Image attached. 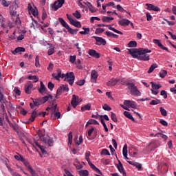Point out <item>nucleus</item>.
<instances>
[{
	"mask_svg": "<svg viewBox=\"0 0 176 176\" xmlns=\"http://www.w3.org/2000/svg\"><path fill=\"white\" fill-rule=\"evenodd\" d=\"M38 137L43 144H47L49 146H53V138H50L49 135L38 133Z\"/></svg>",
	"mask_w": 176,
	"mask_h": 176,
	"instance_id": "2",
	"label": "nucleus"
},
{
	"mask_svg": "<svg viewBox=\"0 0 176 176\" xmlns=\"http://www.w3.org/2000/svg\"><path fill=\"white\" fill-rule=\"evenodd\" d=\"M157 67H158L157 64H156V63L153 64L150 67L149 69L148 70V74H152V72L155 71V69L157 68Z\"/></svg>",
	"mask_w": 176,
	"mask_h": 176,
	"instance_id": "39",
	"label": "nucleus"
},
{
	"mask_svg": "<svg viewBox=\"0 0 176 176\" xmlns=\"http://www.w3.org/2000/svg\"><path fill=\"white\" fill-rule=\"evenodd\" d=\"M61 87L63 91H69V88L68 87V85H63Z\"/></svg>",
	"mask_w": 176,
	"mask_h": 176,
	"instance_id": "62",
	"label": "nucleus"
},
{
	"mask_svg": "<svg viewBox=\"0 0 176 176\" xmlns=\"http://www.w3.org/2000/svg\"><path fill=\"white\" fill-rule=\"evenodd\" d=\"M70 77L67 79L66 82H68V83L70 85V86H72L74 85V82L75 80V74L74 72H70Z\"/></svg>",
	"mask_w": 176,
	"mask_h": 176,
	"instance_id": "17",
	"label": "nucleus"
},
{
	"mask_svg": "<svg viewBox=\"0 0 176 176\" xmlns=\"http://www.w3.org/2000/svg\"><path fill=\"white\" fill-rule=\"evenodd\" d=\"M74 141H75L76 145H80V144H82V142H83V137H82V135H80L79 137V140H78V137H76L74 139Z\"/></svg>",
	"mask_w": 176,
	"mask_h": 176,
	"instance_id": "41",
	"label": "nucleus"
},
{
	"mask_svg": "<svg viewBox=\"0 0 176 176\" xmlns=\"http://www.w3.org/2000/svg\"><path fill=\"white\" fill-rule=\"evenodd\" d=\"M147 10H153L154 12H160V8L157 6H155L153 4L146 3Z\"/></svg>",
	"mask_w": 176,
	"mask_h": 176,
	"instance_id": "11",
	"label": "nucleus"
},
{
	"mask_svg": "<svg viewBox=\"0 0 176 176\" xmlns=\"http://www.w3.org/2000/svg\"><path fill=\"white\" fill-rule=\"evenodd\" d=\"M47 87L50 90V91H53V89H54V84H53V82H52V81H50L48 82Z\"/></svg>",
	"mask_w": 176,
	"mask_h": 176,
	"instance_id": "53",
	"label": "nucleus"
},
{
	"mask_svg": "<svg viewBox=\"0 0 176 176\" xmlns=\"http://www.w3.org/2000/svg\"><path fill=\"white\" fill-rule=\"evenodd\" d=\"M82 30H84V31L80 32V34L81 35H86V34H89V32H90V28H82Z\"/></svg>",
	"mask_w": 176,
	"mask_h": 176,
	"instance_id": "42",
	"label": "nucleus"
},
{
	"mask_svg": "<svg viewBox=\"0 0 176 176\" xmlns=\"http://www.w3.org/2000/svg\"><path fill=\"white\" fill-rule=\"evenodd\" d=\"M124 115L128 119H130V120H132V122H135V119H134V117L131 115V113L129 111H124Z\"/></svg>",
	"mask_w": 176,
	"mask_h": 176,
	"instance_id": "25",
	"label": "nucleus"
},
{
	"mask_svg": "<svg viewBox=\"0 0 176 176\" xmlns=\"http://www.w3.org/2000/svg\"><path fill=\"white\" fill-rule=\"evenodd\" d=\"M113 20V17H109V16H103L102 18V21L103 23H110L111 21Z\"/></svg>",
	"mask_w": 176,
	"mask_h": 176,
	"instance_id": "34",
	"label": "nucleus"
},
{
	"mask_svg": "<svg viewBox=\"0 0 176 176\" xmlns=\"http://www.w3.org/2000/svg\"><path fill=\"white\" fill-rule=\"evenodd\" d=\"M160 111L162 116H167V111L166 109H164V108L160 107Z\"/></svg>",
	"mask_w": 176,
	"mask_h": 176,
	"instance_id": "52",
	"label": "nucleus"
},
{
	"mask_svg": "<svg viewBox=\"0 0 176 176\" xmlns=\"http://www.w3.org/2000/svg\"><path fill=\"white\" fill-rule=\"evenodd\" d=\"M160 78H165L166 75H167V70H162L159 73Z\"/></svg>",
	"mask_w": 176,
	"mask_h": 176,
	"instance_id": "57",
	"label": "nucleus"
},
{
	"mask_svg": "<svg viewBox=\"0 0 176 176\" xmlns=\"http://www.w3.org/2000/svg\"><path fill=\"white\" fill-rule=\"evenodd\" d=\"M35 118H36V109H34L31 115L30 118H29V120L30 122H34V120H35Z\"/></svg>",
	"mask_w": 176,
	"mask_h": 176,
	"instance_id": "38",
	"label": "nucleus"
},
{
	"mask_svg": "<svg viewBox=\"0 0 176 176\" xmlns=\"http://www.w3.org/2000/svg\"><path fill=\"white\" fill-rule=\"evenodd\" d=\"M14 25H21V21L20 20V17L16 16L14 21Z\"/></svg>",
	"mask_w": 176,
	"mask_h": 176,
	"instance_id": "54",
	"label": "nucleus"
},
{
	"mask_svg": "<svg viewBox=\"0 0 176 176\" xmlns=\"http://www.w3.org/2000/svg\"><path fill=\"white\" fill-rule=\"evenodd\" d=\"M21 52H25V48L23 47H18L14 51H12V54H17V53H21Z\"/></svg>",
	"mask_w": 176,
	"mask_h": 176,
	"instance_id": "22",
	"label": "nucleus"
},
{
	"mask_svg": "<svg viewBox=\"0 0 176 176\" xmlns=\"http://www.w3.org/2000/svg\"><path fill=\"white\" fill-rule=\"evenodd\" d=\"M122 155L126 160H129V158L127 157V144H125L123 147Z\"/></svg>",
	"mask_w": 176,
	"mask_h": 176,
	"instance_id": "32",
	"label": "nucleus"
},
{
	"mask_svg": "<svg viewBox=\"0 0 176 176\" xmlns=\"http://www.w3.org/2000/svg\"><path fill=\"white\" fill-rule=\"evenodd\" d=\"M68 145H72V132L69 133L68 134Z\"/></svg>",
	"mask_w": 176,
	"mask_h": 176,
	"instance_id": "48",
	"label": "nucleus"
},
{
	"mask_svg": "<svg viewBox=\"0 0 176 176\" xmlns=\"http://www.w3.org/2000/svg\"><path fill=\"white\" fill-rule=\"evenodd\" d=\"M10 15L12 16L11 19H12V21H14V17H18L17 12H16V11H11Z\"/></svg>",
	"mask_w": 176,
	"mask_h": 176,
	"instance_id": "50",
	"label": "nucleus"
},
{
	"mask_svg": "<svg viewBox=\"0 0 176 176\" xmlns=\"http://www.w3.org/2000/svg\"><path fill=\"white\" fill-rule=\"evenodd\" d=\"M97 27H109V30H110L111 31H113V32H116V34H120V35H123V32L115 29V28H112L110 25H105L102 23V24H98Z\"/></svg>",
	"mask_w": 176,
	"mask_h": 176,
	"instance_id": "10",
	"label": "nucleus"
},
{
	"mask_svg": "<svg viewBox=\"0 0 176 176\" xmlns=\"http://www.w3.org/2000/svg\"><path fill=\"white\" fill-rule=\"evenodd\" d=\"M34 144L36 146H38V148H39V149H41V153L43 154V155H46V153H47V151H46L45 150V146L39 144V142H38V141L36 140H34Z\"/></svg>",
	"mask_w": 176,
	"mask_h": 176,
	"instance_id": "21",
	"label": "nucleus"
},
{
	"mask_svg": "<svg viewBox=\"0 0 176 176\" xmlns=\"http://www.w3.org/2000/svg\"><path fill=\"white\" fill-rule=\"evenodd\" d=\"M104 31H105V30L104 28H97L95 31V34H102V32H104Z\"/></svg>",
	"mask_w": 176,
	"mask_h": 176,
	"instance_id": "59",
	"label": "nucleus"
},
{
	"mask_svg": "<svg viewBox=\"0 0 176 176\" xmlns=\"http://www.w3.org/2000/svg\"><path fill=\"white\" fill-rule=\"evenodd\" d=\"M71 76V72L67 73L66 74H61L60 78H65V81H66L67 79H69V77Z\"/></svg>",
	"mask_w": 176,
	"mask_h": 176,
	"instance_id": "46",
	"label": "nucleus"
},
{
	"mask_svg": "<svg viewBox=\"0 0 176 176\" xmlns=\"http://www.w3.org/2000/svg\"><path fill=\"white\" fill-rule=\"evenodd\" d=\"M58 21L59 23H60L61 25L66 28V30H67V28L69 27V25H68V23H67V22H65L64 19L58 18Z\"/></svg>",
	"mask_w": 176,
	"mask_h": 176,
	"instance_id": "27",
	"label": "nucleus"
},
{
	"mask_svg": "<svg viewBox=\"0 0 176 176\" xmlns=\"http://www.w3.org/2000/svg\"><path fill=\"white\" fill-rule=\"evenodd\" d=\"M28 79H29L30 80H34V83H36V82H39V78L36 76L30 75L28 77Z\"/></svg>",
	"mask_w": 176,
	"mask_h": 176,
	"instance_id": "33",
	"label": "nucleus"
},
{
	"mask_svg": "<svg viewBox=\"0 0 176 176\" xmlns=\"http://www.w3.org/2000/svg\"><path fill=\"white\" fill-rule=\"evenodd\" d=\"M124 105L128 107V108H133L134 109H137V102L131 100H124Z\"/></svg>",
	"mask_w": 176,
	"mask_h": 176,
	"instance_id": "8",
	"label": "nucleus"
},
{
	"mask_svg": "<svg viewBox=\"0 0 176 176\" xmlns=\"http://www.w3.org/2000/svg\"><path fill=\"white\" fill-rule=\"evenodd\" d=\"M117 168L118 171L122 174L123 176H126V171H124V168L123 167V164L120 162V160H118V164H117Z\"/></svg>",
	"mask_w": 176,
	"mask_h": 176,
	"instance_id": "12",
	"label": "nucleus"
},
{
	"mask_svg": "<svg viewBox=\"0 0 176 176\" xmlns=\"http://www.w3.org/2000/svg\"><path fill=\"white\" fill-rule=\"evenodd\" d=\"M111 120H113L115 123L118 122V118L116 117V114L113 112H111Z\"/></svg>",
	"mask_w": 176,
	"mask_h": 176,
	"instance_id": "60",
	"label": "nucleus"
},
{
	"mask_svg": "<svg viewBox=\"0 0 176 176\" xmlns=\"http://www.w3.org/2000/svg\"><path fill=\"white\" fill-rule=\"evenodd\" d=\"M102 109L104 110V111H112V108H111V107H109V105L107 104H104L103 106H102Z\"/></svg>",
	"mask_w": 176,
	"mask_h": 176,
	"instance_id": "58",
	"label": "nucleus"
},
{
	"mask_svg": "<svg viewBox=\"0 0 176 176\" xmlns=\"http://www.w3.org/2000/svg\"><path fill=\"white\" fill-rule=\"evenodd\" d=\"M40 85H41V87L38 89V92L41 94H46V93H47V88H46V86H45V84H43V82L42 81L40 82Z\"/></svg>",
	"mask_w": 176,
	"mask_h": 176,
	"instance_id": "14",
	"label": "nucleus"
},
{
	"mask_svg": "<svg viewBox=\"0 0 176 176\" xmlns=\"http://www.w3.org/2000/svg\"><path fill=\"white\" fill-rule=\"evenodd\" d=\"M91 108V104H87L81 107V111L82 112H85V111H90Z\"/></svg>",
	"mask_w": 176,
	"mask_h": 176,
	"instance_id": "35",
	"label": "nucleus"
},
{
	"mask_svg": "<svg viewBox=\"0 0 176 176\" xmlns=\"http://www.w3.org/2000/svg\"><path fill=\"white\" fill-rule=\"evenodd\" d=\"M65 3V0H56L53 4L51 5V8L56 12L63 8V6Z\"/></svg>",
	"mask_w": 176,
	"mask_h": 176,
	"instance_id": "5",
	"label": "nucleus"
},
{
	"mask_svg": "<svg viewBox=\"0 0 176 176\" xmlns=\"http://www.w3.org/2000/svg\"><path fill=\"white\" fill-rule=\"evenodd\" d=\"M70 24H72V25H74V27H76V28H82V25L80 24V22H79L77 20L73 19Z\"/></svg>",
	"mask_w": 176,
	"mask_h": 176,
	"instance_id": "23",
	"label": "nucleus"
},
{
	"mask_svg": "<svg viewBox=\"0 0 176 176\" xmlns=\"http://www.w3.org/2000/svg\"><path fill=\"white\" fill-rule=\"evenodd\" d=\"M41 98V101H43V104H45V102H47V101H49L50 99L53 100V96L52 95H48Z\"/></svg>",
	"mask_w": 176,
	"mask_h": 176,
	"instance_id": "29",
	"label": "nucleus"
},
{
	"mask_svg": "<svg viewBox=\"0 0 176 176\" xmlns=\"http://www.w3.org/2000/svg\"><path fill=\"white\" fill-rule=\"evenodd\" d=\"M129 52V54L132 56L133 58H140L141 54L144 53V51H142V48L137 49V48H133V49H128Z\"/></svg>",
	"mask_w": 176,
	"mask_h": 176,
	"instance_id": "3",
	"label": "nucleus"
},
{
	"mask_svg": "<svg viewBox=\"0 0 176 176\" xmlns=\"http://www.w3.org/2000/svg\"><path fill=\"white\" fill-rule=\"evenodd\" d=\"M89 124H100V123L94 119H91L87 122L86 127H87Z\"/></svg>",
	"mask_w": 176,
	"mask_h": 176,
	"instance_id": "36",
	"label": "nucleus"
},
{
	"mask_svg": "<svg viewBox=\"0 0 176 176\" xmlns=\"http://www.w3.org/2000/svg\"><path fill=\"white\" fill-rule=\"evenodd\" d=\"M86 83V80L85 79L83 80H80L76 82V85H78V86H83Z\"/></svg>",
	"mask_w": 176,
	"mask_h": 176,
	"instance_id": "51",
	"label": "nucleus"
},
{
	"mask_svg": "<svg viewBox=\"0 0 176 176\" xmlns=\"http://www.w3.org/2000/svg\"><path fill=\"white\" fill-rule=\"evenodd\" d=\"M32 87H34V85L31 81H28L25 85V93L26 94H31V90L32 89Z\"/></svg>",
	"mask_w": 176,
	"mask_h": 176,
	"instance_id": "9",
	"label": "nucleus"
},
{
	"mask_svg": "<svg viewBox=\"0 0 176 176\" xmlns=\"http://www.w3.org/2000/svg\"><path fill=\"white\" fill-rule=\"evenodd\" d=\"M40 64H39V56H36V58H35V66L36 67V68H38V67H39Z\"/></svg>",
	"mask_w": 176,
	"mask_h": 176,
	"instance_id": "61",
	"label": "nucleus"
},
{
	"mask_svg": "<svg viewBox=\"0 0 176 176\" xmlns=\"http://www.w3.org/2000/svg\"><path fill=\"white\" fill-rule=\"evenodd\" d=\"M77 100H78V96H76V95H72V99L71 101V104H72L73 108H76V106L78 104Z\"/></svg>",
	"mask_w": 176,
	"mask_h": 176,
	"instance_id": "20",
	"label": "nucleus"
},
{
	"mask_svg": "<svg viewBox=\"0 0 176 176\" xmlns=\"http://www.w3.org/2000/svg\"><path fill=\"white\" fill-rule=\"evenodd\" d=\"M151 87L153 90H159L162 87V85H157L153 82H151Z\"/></svg>",
	"mask_w": 176,
	"mask_h": 176,
	"instance_id": "31",
	"label": "nucleus"
},
{
	"mask_svg": "<svg viewBox=\"0 0 176 176\" xmlns=\"http://www.w3.org/2000/svg\"><path fill=\"white\" fill-rule=\"evenodd\" d=\"M73 16L76 17V19H80L82 17V14H80V12L76 10L74 13H73Z\"/></svg>",
	"mask_w": 176,
	"mask_h": 176,
	"instance_id": "49",
	"label": "nucleus"
},
{
	"mask_svg": "<svg viewBox=\"0 0 176 176\" xmlns=\"http://www.w3.org/2000/svg\"><path fill=\"white\" fill-rule=\"evenodd\" d=\"M128 47H137V41H131L128 43Z\"/></svg>",
	"mask_w": 176,
	"mask_h": 176,
	"instance_id": "45",
	"label": "nucleus"
},
{
	"mask_svg": "<svg viewBox=\"0 0 176 176\" xmlns=\"http://www.w3.org/2000/svg\"><path fill=\"white\" fill-rule=\"evenodd\" d=\"M118 24L121 25V27H126L130 25V20L126 19L120 20Z\"/></svg>",
	"mask_w": 176,
	"mask_h": 176,
	"instance_id": "16",
	"label": "nucleus"
},
{
	"mask_svg": "<svg viewBox=\"0 0 176 176\" xmlns=\"http://www.w3.org/2000/svg\"><path fill=\"white\" fill-rule=\"evenodd\" d=\"M22 163H23L24 166L25 167H27L29 173H30V174L32 175V176H36V172L35 171V170H34V168H32V166H31V164H30V163H28V162H27L25 160V159H24L23 161H22Z\"/></svg>",
	"mask_w": 176,
	"mask_h": 176,
	"instance_id": "6",
	"label": "nucleus"
},
{
	"mask_svg": "<svg viewBox=\"0 0 176 176\" xmlns=\"http://www.w3.org/2000/svg\"><path fill=\"white\" fill-rule=\"evenodd\" d=\"M92 38L96 40V45L98 46H101V45H102V46H105V45H107V41L102 37L93 36Z\"/></svg>",
	"mask_w": 176,
	"mask_h": 176,
	"instance_id": "7",
	"label": "nucleus"
},
{
	"mask_svg": "<svg viewBox=\"0 0 176 176\" xmlns=\"http://www.w3.org/2000/svg\"><path fill=\"white\" fill-rule=\"evenodd\" d=\"M119 82V79L112 78L109 81L107 82V86H116Z\"/></svg>",
	"mask_w": 176,
	"mask_h": 176,
	"instance_id": "19",
	"label": "nucleus"
},
{
	"mask_svg": "<svg viewBox=\"0 0 176 176\" xmlns=\"http://www.w3.org/2000/svg\"><path fill=\"white\" fill-rule=\"evenodd\" d=\"M14 159H16V160H18L19 162H23L24 160V157H23V156L20 155H14Z\"/></svg>",
	"mask_w": 176,
	"mask_h": 176,
	"instance_id": "55",
	"label": "nucleus"
},
{
	"mask_svg": "<svg viewBox=\"0 0 176 176\" xmlns=\"http://www.w3.org/2000/svg\"><path fill=\"white\" fill-rule=\"evenodd\" d=\"M63 93V87H59L56 91V96H60Z\"/></svg>",
	"mask_w": 176,
	"mask_h": 176,
	"instance_id": "63",
	"label": "nucleus"
},
{
	"mask_svg": "<svg viewBox=\"0 0 176 176\" xmlns=\"http://www.w3.org/2000/svg\"><path fill=\"white\" fill-rule=\"evenodd\" d=\"M160 95L164 96V98H167V92L165 90H162L160 92Z\"/></svg>",
	"mask_w": 176,
	"mask_h": 176,
	"instance_id": "64",
	"label": "nucleus"
},
{
	"mask_svg": "<svg viewBox=\"0 0 176 176\" xmlns=\"http://www.w3.org/2000/svg\"><path fill=\"white\" fill-rule=\"evenodd\" d=\"M88 54L92 57H95V58H100V53L97 52V51L94 50H89L88 51Z\"/></svg>",
	"mask_w": 176,
	"mask_h": 176,
	"instance_id": "15",
	"label": "nucleus"
},
{
	"mask_svg": "<svg viewBox=\"0 0 176 176\" xmlns=\"http://www.w3.org/2000/svg\"><path fill=\"white\" fill-rule=\"evenodd\" d=\"M1 3L2 6H4V8H8L9 6V5H10V3H12V2L7 1L6 0H2Z\"/></svg>",
	"mask_w": 176,
	"mask_h": 176,
	"instance_id": "47",
	"label": "nucleus"
},
{
	"mask_svg": "<svg viewBox=\"0 0 176 176\" xmlns=\"http://www.w3.org/2000/svg\"><path fill=\"white\" fill-rule=\"evenodd\" d=\"M142 51H143V53L140 54L138 60L142 61H149V54L146 53H152V50L148 48H142Z\"/></svg>",
	"mask_w": 176,
	"mask_h": 176,
	"instance_id": "4",
	"label": "nucleus"
},
{
	"mask_svg": "<svg viewBox=\"0 0 176 176\" xmlns=\"http://www.w3.org/2000/svg\"><path fill=\"white\" fill-rule=\"evenodd\" d=\"M31 100H32L34 107H39L43 104L41 98L36 99L31 98Z\"/></svg>",
	"mask_w": 176,
	"mask_h": 176,
	"instance_id": "18",
	"label": "nucleus"
},
{
	"mask_svg": "<svg viewBox=\"0 0 176 176\" xmlns=\"http://www.w3.org/2000/svg\"><path fill=\"white\" fill-rule=\"evenodd\" d=\"M80 176H89V170H81L78 171Z\"/></svg>",
	"mask_w": 176,
	"mask_h": 176,
	"instance_id": "37",
	"label": "nucleus"
},
{
	"mask_svg": "<svg viewBox=\"0 0 176 176\" xmlns=\"http://www.w3.org/2000/svg\"><path fill=\"white\" fill-rule=\"evenodd\" d=\"M67 31L68 32H69V34H71L72 35H76L78 34V31H79V30L78 29H72L69 26L67 28Z\"/></svg>",
	"mask_w": 176,
	"mask_h": 176,
	"instance_id": "30",
	"label": "nucleus"
},
{
	"mask_svg": "<svg viewBox=\"0 0 176 176\" xmlns=\"http://www.w3.org/2000/svg\"><path fill=\"white\" fill-rule=\"evenodd\" d=\"M129 164H131L132 166H135L136 168H138V170L140 171L141 168H142V165L138 162L133 163L131 161H127Z\"/></svg>",
	"mask_w": 176,
	"mask_h": 176,
	"instance_id": "24",
	"label": "nucleus"
},
{
	"mask_svg": "<svg viewBox=\"0 0 176 176\" xmlns=\"http://www.w3.org/2000/svg\"><path fill=\"white\" fill-rule=\"evenodd\" d=\"M126 86H127L126 90L129 91L131 96H135L136 97H140L141 96V91L138 90V87L135 86V84L133 82H126Z\"/></svg>",
	"mask_w": 176,
	"mask_h": 176,
	"instance_id": "1",
	"label": "nucleus"
},
{
	"mask_svg": "<svg viewBox=\"0 0 176 176\" xmlns=\"http://www.w3.org/2000/svg\"><path fill=\"white\" fill-rule=\"evenodd\" d=\"M89 166L91 168H92V170H94V171L98 174H102V173H101V170L98 169V168H97L93 163L89 162Z\"/></svg>",
	"mask_w": 176,
	"mask_h": 176,
	"instance_id": "28",
	"label": "nucleus"
},
{
	"mask_svg": "<svg viewBox=\"0 0 176 176\" xmlns=\"http://www.w3.org/2000/svg\"><path fill=\"white\" fill-rule=\"evenodd\" d=\"M157 104H162V100L156 99L151 100L150 102V105H157Z\"/></svg>",
	"mask_w": 176,
	"mask_h": 176,
	"instance_id": "43",
	"label": "nucleus"
},
{
	"mask_svg": "<svg viewBox=\"0 0 176 176\" xmlns=\"http://www.w3.org/2000/svg\"><path fill=\"white\" fill-rule=\"evenodd\" d=\"M29 13H32V16L36 17L39 12H38V9H36V7H35V9L34 8L33 10H31L30 11H29Z\"/></svg>",
	"mask_w": 176,
	"mask_h": 176,
	"instance_id": "40",
	"label": "nucleus"
},
{
	"mask_svg": "<svg viewBox=\"0 0 176 176\" xmlns=\"http://www.w3.org/2000/svg\"><path fill=\"white\" fill-rule=\"evenodd\" d=\"M6 101L5 96L3 95L2 92L0 91V102H1V104H5Z\"/></svg>",
	"mask_w": 176,
	"mask_h": 176,
	"instance_id": "56",
	"label": "nucleus"
},
{
	"mask_svg": "<svg viewBox=\"0 0 176 176\" xmlns=\"http://www.w3.org/2000/svg\"><path fill=\"white\" fill-rule=\"evenodd\" d=\"M100 155H104L107 156H111V153H109V151L107 148H103L102 151L100 152Z\"/></svg>",
	"mask_w": 176,
	"mask_h": 176,
	"instance_id": "44",
	"label": "nucleus"
},
{
	"mask_svg": "<svg viewBox=\"0 0 176 176\" xmlns=\"http://www.w3.org/2000/svg\"><path fill=\"white\" fill-rule=\"evenodd\" d=\"M48 45H50V48L47 51V54L48 56H52V54H54V49H56V47L52 44H48Z\"/></svg>",
	"mask_w": 176,
	"mask_h": 176,
	"instance_id": "26",
	"label": "nucleus"
},
{
	"mask_svg": "<svg viewBox=\"0 0 176 176\" xmlns=\"http://www.w3.org/2000/svg\"><path fill=\"white\" fill-rule=\"evenodd\" d=\"M97 78H98V73L96 70H92L91 73V80L94 83H97Z\"/></svg>",
	"mask_w": 176,
	"mask_h": 176,
	"instance_id": "13",
	"label": "nucleus"
}]
</instances>
